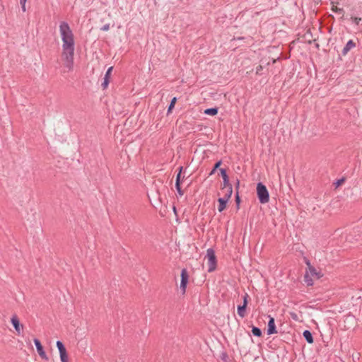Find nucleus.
Returning <instances> with one entry per match:
<instances>
[{"label": "nucleus", "mask_w": 362, "mask_h": 362, "mask_svg": "<svg viewBox=\"0 0 362 362\" xmlns=\"http://www.w3.org/2000/svg\"><path fill=\"white\" fill-rule=\"evenodd\" d=\"M59 31L63 42L62 56L64 60L65 66L71 69L74 64L75 49L74 34L69 24L65 21L60 23Z\"/></svg>", "instance_id": "f257e3e1"}, {"label": "nucleus", "mask_w": 362, "mask_h": 362, "mask_svg": "<svg viewBox=\"0 0 362 362\" xmlns=\"http://www.w3.org/2000/svg\"><path fill=\"white\" fill-rule=\"evenodd\" d=\"M257 195L261 204H266L269 200L268 189L262 182H258L257 185Z\"/></svg>", "instance_id": "f03ea898"}, {"label": "nucleus", "mask_w": 362, "mask_h": 362, "mask_svg": "<svg viewBox=\"0 0 362 362\" xmlns=\"http://www.w3.org/2000/svg\"><path fill=\"white\" fill-rule=\"evenodd\" d=\"M206 257L208 259V272H213L216 270L217 267V259L215 255V251L213 248H209L206 250Z\"/></svg>", "instance_id": "7ed1b4c3"}, {"label": "nucleus", "mask_w": 362, "mask_h": 362, "mask_svg": "<svg viewBox=\"0 0 362 362\" xmlns=\"http://www.w3.org/2000/svg\"><path fill=\"white\" fill-rule=\"evenodd\" d=\"M181 281H180V290L182 291V294H185L186 292L187 286L189 281V274L187 270L186 269H182L180 274Z\"/></svg>", "instance_id": "20e7f679"}, {"label": "nucleus", "mask_w": 362, "mask_h": 362, "mask_svg": "<svg viewBox=\"0 0 362 362\" xmlns=\"http://www.w3.org/2000/svg\"><path fill=\"white\" fill-rule=\"evenodd\" d=\"M305 264L308 266L307 269H308L309 272L310 273L313 279H320L321 277L323 276V274L321 272V271H317L313 265H311L308 259L305 260Z\"/></svg>", "instance_id": "39448f33"}, {"label": "nucleus", "mask_w": 362, "mask_h": 362, "mask_svg": "<svg viewBox=\"0 0 362 362\" xmlns=\"http://www.w3.org/2000/svg\"><path fill=\"white\" fill-rule=\"evenodd\" d=\"M33 342L36 346V349H37V351L39 354V356L42 358V359H45L46 361H48V357L45 353V351H44V349H43V346L40 342V341L37 339V338H35L33 339Z\"/></svg>", "instance_id": "423d86ee"}, {"label": "nucleus", "mask_w": 362, "mask_h": 362, "mask_svg": "<svg viewBox=\"0 0 362 362\" xmlns=\"http://www.w3.org/2000/svg\"><path fill=\"white\" fill-rule=\"evenodd\" d=\"M11 322L13 326L18 335L21 334V329L23 328V325L20 323L19 319L16 315H13L11 319Z\"/></svg>", "instance_id": "0eeeda50"}, {"label": "nucleus", "mask_w": 362, "mask_h": 362, "mask_svg": "<svg viewBox=\"0 0 362 362\" xmlns=\"http://www.w3.org/2000/svg\"><path fill=\"white\" fill-rule=\"evenodd\" d=\"M269 321L267 324V334L271 335L277 333L275 320L273 317L268 315Z\"/></svg>", "instance_id": "6e6552de"}, {"label": "nucleus", "mask_w": 362, "mask_h": 362, "mask_svg": "<svg viewBox=\"0 0 362 362\" xmlns=\"http://www.w3.org/2000/svg\"><path fill=\"white\" fill-rule=\"evenodd\" d=\"M220 174L223 178V184L221 185V189H225V187H228L231 184L229 181V177L227 174V170L225 168H220Z\"/></svg>", "instance_id": "1a4fd4ad"}, {"label": "nucleus", "mask_w": 362, "mask_h": 362, "mask_svg": "<svg viewBox=\"0 0 362 362\" xmlns=\"http://www.w3.org/2000/svg\"><path fill=\"white\" fill-rule=\"evenodd\" d=\"M356 47V42L353 40H349L341 50V55L346 56L348 52Z\"/></svg>", "instance_id": "9d476101"}, {"label": "nucleus", "mask_w": 362, "mask_h": 362, "mask_svg": "<svg viewBox=\"0 0 362 362\" xmlns=\"http://www.w3.org/2000/svg\"><path fill=\"white\" fill-rule=\"evenodd\" d=\"M112 69H113V67L110 66L106 71V73L104 76L103 82L102 83V85H101L103 89H106L108 86Z\"/></svg>", "instance_id": "9b49d317"}, {"label": "nucleus", "mask_w": 362, "mask_h": 362, "mask_svg": "<svg viewBox=\"0 0 362 362\" xmlns=\"http://www.w3.org/2000/svg\"><path fill=\"white\" fill-rule=\"evenodd\" d=\"M228 201L229 200L225 197H220L218 199V210L219 212H222L226 208L227 203Z\"/></svg>", "instance_id": "f8f14e48"}, {"label": "nucleus", "mask_w": 362, "mask_h": 362, "mask_svg": "<svg viewBox=\"0 0 362 362\" xmlns=\"http://www.w3.org/2000/svg\"><path fill=\"white\" fill-rule=\"evenodd\" d=\"M304 282L308 286H313L314 281L313 278L310 273L309 272L308 269H307L305 271V273L304 274Z\"/></svg>", "instance_id": "ddd939ff"}, {"label": "nucleus", "mask_w": 362, "mask_h": 362, "mask_svg": "<svg viewBox=\"0 0 362 362\" xmlns=\"http://www.w3.org/2000/svg\"><path fill=\"white\" fill-rule=\"evenodd\" d=\"M303 336L304 339H305V341L308 344L313 343V341H314L313 336L312 332L310 330H308V329L304 330L303 332Z\"/></svg>", "instance_id": "4468645a"}, {"label": "nucleus", "mask_w": 362, "mask_h": 362, "mask_svg": "<svg viewBox=\"0 0 362 362\" xmlns=\"http://www.w3.org/2000/svg\"><path fill=\"white\" fill-rule=\"evenodd\" d=\"M246 308L247 307L245 305H239L237 308V311L238 315L243 318L245 316L246 314Z\"/></svg>", "instance_id": "2eb2a0df"}, {"label": "nucleus", "mask_w": 362, "mask_h": 362, "mask_svg": "<svg viewBox=\"0 0 362 362\" xmlns=\"http://www.w3.org/2000/svg\"><path fill=\"white\" fill-rule=\"evenodd\" d=\"M218 108L215 107H211V108H207V109L204 110V113L207 115L214 116L218 114Z\"/></svg>", "instance_id": "dca6fc26"}, {"label": "nucleus", "mask_w": 362, "mask_h": 362, "mask_svg": "<svg viewBox=\"0 0 362 362\" xmlns=\"http://www.w3.org/2000/svg\"><path fill=\"white\" fill-rule=\"evenodd\" d=\"M221 164H222V160H219L216 161L215 163V164L214 165V167H213L212 170L209 173V176L214 175L218 169L220 170V166L221 165Z\"/></svg>", "instance_id": "f3484780"}, {"label": "nucleus", "mask_w": 362, "mask_h": 362, "mask_svg": "<svg viewBox=\"0 0 362 362\" xmlns=\"http://www.w3.org/2000/svg\"><path fill=\"white\" fill-rule=\"evenodd\" d=\"M56 344H57V349L59 350V354H62V353L67 352L66 349L65 348V346L64 345V344L61 341L58 340L57 341Z\"/></svg>", "instance_id": "a211bd4d"}, {"label": "nucleus", "mask_w": 362, "mask_h": 362, "mask_svg": "<svg viewBox=\"0 0 362 362\" xmlns=\"http://www.w3.org/2000/svg\"><path fill=\"white\" fill-rule=\"evenodd\" d=\"M251 332L252 334L255 337H260L262 335V330L259 327L255 326H252Z\"/></svg>", "instance_id": "6ab92c4d"}, {"label": "nucleus", "mask_w": 362, "mask_h": 362, "mask_svg": "<svg viewBox=\"0 0 362 362\" xmlns=\"http://www.w3.org/2000/svg\"><path fill=\"white\" fill-rule=\"evenodd\" d=\"M225 189H226V193L223 197L227 198V199L229 200L233 194V186L230 185L228 187H225Z\"/></svg>", "instance_id": "aec40b11"}, {"label": "nucleus", "mask_w": 362, "mask_h": 362, "mask_svg": "<svg viewBox=\"0 0 362 362\" xmlns=\"http://www.w3.org/2000/svg\"><path fill=\"white\" fill-rule=\"evenodd\" d=\"M176 101H177V98L176 97H174V98H172V100H171V101H170V104L168 105V112H167L168 115L170 114L172 112L173 109L175 107Z\"/></svg>", "instance_id": "412c9836"}, {"label": "nucleus", "mask_w": 362, "mask_h": 362, "mask_svg": "<svg viewBox=\"0 0 362 362\" xmlns=\"http://www.w3.org/2000/svg\"><path fill=\"white\" fill-rule=\"evenodd\" d=\"M332 11L333 12H334V13H339V14H342V16H344V8H338L337 6H332Z\"/></svg>", "instance_id": "4be33fe9"}, {"label": "nucleus", "mask_w": 362, "mask_h": 362, "mask_svg": "<svg viewBox=\"0 0 362 362\" xmlns=\"http://www.w3.org/2000/svg\"><path fill=\"white\" fill-rule=\"evenodd\" d=\"M220 358L222 362H229V358L226 352L223 351L220 355Z\"/></svg>", "instance_id": "5701e85b"}, {"label": "nucleus", "mask_w": 362, "mask_h": 362, "mask_svg": "<svg viewBox=\"0 0 362 362\" xmlns=\"http://www.w3.org/2000/svg\"><path fill=\"white\" fill-rule=\"evenodd\" d=\"M179 172L176 176V181H175V183H179L180 184L181 181H180V179H181V173H182V169H183V167L182 166H180L179 167Z\"/></svg>", "instance_id": "b1692460"}, {"label": "nucleus", "mask_w": 362, "mask_h": 362, "mask_svg": "<svg viewBox=\"0 0 362 362\" xmlns=\"http://www.w3.org/2000/svg\"><path fill=\"white\" fill-rule=\"evenodd\" d=\"M62 362H69L67 352L59 354Z\"/></svg>", "instance_id": "393cba45"}, {"label": "nucleus", "mask_w": 362, "mask_h": 362, "mask_svg": "<svg viewBox=\"0 0 362 362\" xmlns=\"http://www.w3.org/2000/svg\"><path fill=\"white\" fill-rule=\"evenodd\" d=\"M235 201L237 209H239L241 199H240V197L239 196L238 192H236L235 197Z\"/></svg>", "instance_id": "a878e982"}, {"label": "nucleus", "mask_w": 362, "mask_h": 362, "mask_svg": "<svg viewBox=\"0 0 362 362\" xmlns=\"http://www.w3.org/2000/svg\"><path fill=\"white\" fill-rule=\"evenodd\" d=\"M175 188L177 189V192L178 193V194L181 197L183 195L184 192L182 191V189H181V186H180V184H179L178 182L177 183H175Z\"/></svg>", "instance_id": "bb28decb"}, {"label": "nucleus", "mask_w": 362, "mask_h": 362, "mask_svg": "<svg viewBox=\"0 0 362 362\" xmlns=\"http://www.w3.org/2000/svg\"><path fill=\"white\" fill-rule=\"evenodd\" d=\"M249 298H250V296L247 293H245L243 297V305H245L246 307L247 306V304H248Z\"/></svg>", "instance_id": "cd10ccee"}, {"label": "nucleus", "mask_w": 362, "mask_h": 362, "mask_svg": "<svg viewBox=\"0 0 362 362\" xmlns=\"http://www.w3.org/2000/svg\"><path fill=\"white\" fill-rule=\"evenodd\" d=\"M263 70V66L262 65H259L256 67L255 73L257 75L262 74V71Z\"/></svg>", "instance_id": "c85d7f7f"}, {"label": "nucleus", "mask_w": 362, "mask_h": 362, "mask_svg": "<svg viewBox=\"0 0 362 362\" xmlns=\"http://www.w3.org/2000/svg\"><path fill=\"white\" fill-rule=\"evenodd\" d=\"M27 0H20V4L21 5L22 11L25 12L26 11L25 9V3Z\"/></svg>", "instance_id": "c756f323"}, {"label": "nucleus", "mask_w": 362, "mask_h": 362, "mask_svg": "<svg viewBox=\"0 0 362 362\" xmlns=\"http://www.w3.org/2000/svg\"><path fill=\"white\" fill-rule=\"evenodd\" d=\"M351 20L355 24L358 25L361 18L359 17H351Z\"/></svg>", "instance_id": "7c9ffc66"}, {"label": "nucleus", "mask_w": 362, "mask_h": 362, "mask_svg": "<svg viewBox=\"0 0 362 362\" xmlns=\"http://www.w3.org/2000/svg\"><path fill=\"white\" fill-rule=\"evenodd\" d=\"M110 29V24H105L101 27L100 30L103 31H107Z\"/></svg>", "instance_id": "2f4dec72"}, {"label": "nucleus", "mask_w": 362, "mask_h": 362, "mask_svg": "<svg viewBox=\"0 0 362 362\" xmlns=\"http://www.w3.org/2000/svg\"><path fill=\"white\" fill-rule=\"evenodd\" d=\"M344 182V179L338 180L336 182L337 186H339Z\"/></svg>", "instance_id": "473e14b6"}, {"label": "nucleus", "mask_w": 362, "mask_h": 362, "mask_svg": "<svg viewBox=\"0 0 362 362\" xmlns=\"http://www.w3.org/2000/svg\"><path fill=\"white\" fill-rule=\"evenodd\" d=\"M291 315L293 320H297V315L296 313H291Z\"/></svg>", "instance_id": "72a5a7b5"}, {"label": "nucleus", "mask_w": 362, "mask_h": 362, "mask_svg": "<svg viewBox=\"0 0 362 362\" xmlns=\"http://www.w3.org/2000/svg\"><path fill=\"white\" fill-rule=\"evenodd\" d=\"M239 185H240V180L238 179H237V180H236V187L238 188Z\"/></svg>", "instance_id": "f704fd0d"}, {"label": "nucleus", "mask_w": 362, "mask_h": 362, "mask_svg": "<svg viewBox=\"0 0 362 362\" xmlns=\"http://www.w3.org/2000/svg\"><path fill=\"white\" fill-rule=\"evenodd\" d=\"M173 211L176 213V208L175 206L173 207Z\"/></svg>", "instance_id": "c9c22d12"}]
</instances>
